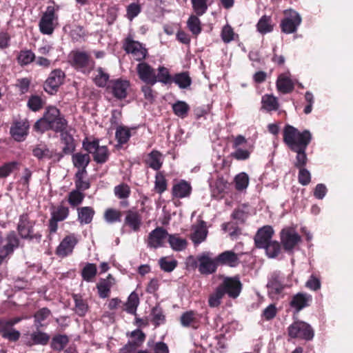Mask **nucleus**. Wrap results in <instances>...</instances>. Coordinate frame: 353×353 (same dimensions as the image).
<instances>
[{
	"mask_svg": "<svg viewBox=\"0 0 353 353\" xmlns=\"http://www.w3.org/2000/svg\"><path fill=\"white\" fill-rule=\"evenodd\" d=\"M312 139L310 130L299 132L290 125H285L283 130V141L289 148L296 153L295 166L304 167L307 161L306 149Z\"/></svg>",
	"mask_w": 353,
	"mask_h": 353,
	"instance_id": "f257e3e1",
	"label": "nucleus"
},
{
	"mask_svg": "<svg viewBox=\"0 0 353 353\" xmlns=\"http://www.w3.org/2000/svg\"><path fill=\"white\" fill-rule=\"evenodd\" d=\"M65 128H67L65 119L60 116L59 110L54 106L48 107L43 117L34 124V129L41 132L48 130H53L56 132L63 131Z\"/></svg>",
	"mask_w": 353,
	"mask_h": 353,
	"instance_id": "f03ea898",
	"label": "nucleus"
},
{
	"mask_svg": "<svg viewBox=\"0 0 353 353\" xmlns=\"http://www.w3.org/2000/svg\"><path fill=\"white\" fill-rule=\"evenodd\" d=\"M266 286L268 294L272 299H280L286 286L284 283V276L279 271L272 272L268 277Z\"/></svg>",
	"mask_w": 353,
	"mask_h": 353,
	"instance_id": "7ed1b4c3",
	"label": "nucleus"
},
{
	"mask_svg": "<svg viewBox=\"0 0 353 353\" xmlns=\"http://www.w3.org/2000/svg\"><path fill=\"white\" fill-rule=\"evenodd\" d=\"M58 17L53 6H48L39 23V30L43 34L50 35L57 26Z\"/></svg>",
	"mask_w": 353,
	"mask_h": 353,
	"instance_id": "20e7f679",
	"label": "nucleus"
},
{
	"mask_svg": "<svg viewBox=\"0 0 353 353\" xmlns=\"http://www.w3.org/2000/svg\"><path fill=\"white\" fill-rule=\"evenodd\" d=\"M288 334L291 338L310 341L314 337V330L308 323L297 321L289 326Z\"/></svg>",
	"mask_w": 353,
	"mask_h": 353,
	"instance_id": "39448f33",
	"label": "nucleus"
},
{
	"mask_svg": "<svg viewBox=\"0 0 353 353\" xmlns=\"http://www.w3.org/2000/svg\"><path fill=\"white\" fill-rule=\"evenodd\" d=\"M300 14L295 10L290 9L284 11V18L281 23L282 32L285 34L294 33L301 23Z\"/></svg>",
	"mask_w": 353,
	"mask_h": 353,
	"instance_id": "423d86ee",
	"label": "nucleus"
},
{
	"mask_svg": "<svg viewBox=\"0 0 353 353\" xmlns=\"http://www.w3.org/2000/svg\"><path fill=\"white\" fill-rule=\"evenodd\" d=\"M199 263L198 269L202 274H211L217 268L218 261L216 258H212V254L210 252H205L197 256Z\"/></svg>",
	"mask_w": 353,
	"mask_h": 353,
	"instance_id": "0eeeda50",
	"label": "nucleus"
},
{
	"mask_svg": "<svg viewBox=\"0 0 353 353\" xmlns=\"http://www.w3.org/2000/svg\"><path fill=\"white\" fill-rule=\"evenodd\" d=\"M281 241L286 251H292L301 241V236L294 228H285L281 232Z\"/></svg>",
	"mask_w": 353,
	"mask_h": 353,
	"instance_id": "6e6552de",
	"label": "nucleus"
},
{
	"mask_svg": "<svg viewBox=\"0 0 353 353\" xmlns=\"http://www.w3.org/2000/svg\"><path fill=\"white\" fill-rule=\"evenodd\" d=\"M137 72L139 79L146 84L153 85L157 82L155 69L145 62L137 64Z\"/></svg>",
	"mask_w": 353,
	"mask_h": 353,
	"instance_id": "1a4fd4ad",
	"label": "nucleus"
},
{
	"mask_svg": "<svg viewBox=\"0 0 353 353\" xmlns=\"http://www.w3.org/2000/svg\"><path fill=\"white\" fill-rule=\"evenodd\" d=\"M124 46L125 51L131 54L137 61H140L144 59L147 55V50L143 44L130 37L126 39Z\"/></svg>",
	"mask_w": 353,
	"mask_h": 353,
	"instance_id": "9d476101",
	"label": "nucleus"
},
{
	"mask_svg": "<svg viewBox=\"0 0 353 353\" xmlns=\"http://www.w3.org/2000/svg\"><path fill=\"white\" fill-rule=\"evenodd\" d=\"M85 149L90 153L94 154V160L99 163L106 161L108 157V150L106 146L99 145L98 141L83 143Z\"/></svg>",
	"mask_w": 353,
	"mask_h": 353,
	"instance_id": "9b49d317",
	"label": "nucleus"
},
{
	"mask_svg": "<svg viewBox=\"0 0 353 353\" xmlns=\"http://www.w3.org/2000/svg\"><path fill=\"white\" fill-rule=\"evenodd\" d=\"M219 286L223 288L224 294H227L232 299L238 297L241 291V283L237 277L225 278Z\"/></svg>",
	"mask_w": 353,
	"mask_h": 353,
	"instance_id": "f8f14e48",
	"label": "nucleus"
},
{
	"mask_svg": "<svg viewBox=\"0 0 353 353\" xmlns=\"http://www.w3.org/2000/svg\"><path fill=\"white\" fill-rule=\"evenodd\" d=\"M168 236V232L163 228L158 227L150 232L147 244L151 248H158L163 246Z\"/></svg>",
	"mask_w": 353,
	"mask_h": 353,
	"instance_id": "ddd939ff",
	"label": "nucleus"
},
{
	"mask_svg": "<svg viewBox=\"0 0 353 353\" xmlns=\"http://www.w3.org/2000/svg\"><path fill=\"white\" fill-rule=\"evenodd\" d=\"M78 242L77 236L70 234L66 236L57 248L56 253L61 257H65L70 254Z\"/></svg>",
	"mask_w": 353,
	"mask_h": 353,
	"instance_id": "4468645a",
	"label": "nucleus"
},
{
	"mask_svg": "<svg viewBox=\"0 0 353 353\" xmlns=\"http://www.w3.org/2000/svg\"><path fill=\"white\" fill-rule=\"evenodd\" d=\"M294 81L291 78L289 70L280 74L278 76L276 86L279 92L283 94H288L292 92L294 88Z\"/></svg>",
	"mask_w": 353,
	"mask_h": 353,
	"instance_id": "2eb2a0df",
	"label": "nucleus"
},
{
	"mask_svg": "<svg viewBox=\"0 0 353 353\" xmlns=\"http://www.w3.org/2000/svg\"><path fill=\"white\" fill-rule=\"evenodd\" d=\"M64 73L61 70H54L49 75L45 83L46 92L53 94L63 81Z\"/></svg>",
	"mask_w": 353,
	"mask_h": 353,
	"instance_id": "dca6fc26",
	"label": "nucleus"
},
{
	"mask_svg": "<svg viewBox=\"0 0 353 353\" xmlns=\"http://www.w3.org/2000/svg\"><path fill=\"white\" fill-rule=\"evenodd\" d=\"M19 246V239L14 232H10L6 240V244L0 248V265Z\"/></svg>",
	"mask_w": 353,
	"mask_h": 353,
	"instance_id": "f3484780",
	"label": "nucleus"
},
{
	"mask_svg": "<svg viewBox=\"0 0 353 353\" xmlns=\"http://www.w3.org/2000/svg\"><path fill=\"white\" fill-rule=\"evenodd\" d=\"M109 88L113 95L117 99H124L127 96L130 82L123 79H116L110 82Z\"/></svg>",
	"mask_w": 353,
	"mask_h": 353,
	"instance_id": "a211bd4d",
	"label": "nucleus"
},
{
	"mask_svg": "<svg viewBox=\"0 0 353 353\" xmlns=\"http://www.w3.org/2000/svg\"><path fill=\"white\" fill-rule=\"evenodd\" d=\"M274 233L273 229L270 226H264L258 230L254 241L257 248H262L271 242V239Z\"/></svg>",
	"mask_w": 353,
	"mask_h": 353,
	"instance_id": "6ab92c4d",
	"label": "nucleus"
},
{
	"mask_svg": "<svg viewBox=\"0 0 353 353\" xmlns=\"http://www.w3.org/2000/svg\"><path fill=\"white\" fill-rule=\"evenodd\" d=\"M34 223L29 220L27 214H23L19 218L18 231L22 238H32Z\"/></svg>",
	"mask_w": 353,
	"mask_h": 353,
	"instance_id": "aec40b11",
	"label": "nucleus"
},
{
	"mask_svg": "<svg viewBox=\"0 0 353 353\" xmlns=\"http://www.w3.org/2000/svg\"><path fill=\"white\" fill-rule=\"evenodd\" d=\"M312 296L306 293H297L295 294L291 301L290 306L293 307L296 312H299L304 307H307L312 301Z\"/></svg>",
	"mask_w": 353,
	"mask_h": 353,
	"instance_id": "412c9836",
	"label": "nucleus"
},
{
	"mask_svg": "<svg viewBox=\"0 0 353 353\" xmlns=\"http://www.w3.org/2000/svg\"><path fill=\"white\" fill-rule=\"evenodd\" d=\"M208 233L205 223L201 221L197 225L192 226L191 239L195 245H198L205 240Z\"/></svg>",
	"mask_w": 353,
	"mask_h": 353,
	"instance_id": "4be33fe9",
	"label": "nucleus"
},
{
	"mask_svg": "<svg viewBox=\"0 0 353 353\" xmlns=\"http://www.w3.org/2000/svg\"><path fill=\"white\" fill-rule=\"evenodd\" d=\"M29 124L26 121H17L10 129L12 137L17 141H23L28 134Z\"/></svg>",
	"mask_w": 353,
	"mask_h": 353,
	"instance_id": "5701e85b",
	"label": "nucleus"
},
{
	"mask_svg": "<svg viewBox=\"0 0 353 353\" xmlns=\"http://www.w3.org/2000/svg\"><path fill=\"white\" fill-rule=\"evenodd\" d=\"M72 65L77 69L85 72V69L92 66L88 55L83 52H74L71 54Z\"/></svg>",
	"mask_w": 353,
	"mask_h": 353,
	"instance_id": "b1692460",
	"label": "nucleus"
},
{
	"mask_svg": "<svg viewBox=\"0 0 353 353\" xmlns=\"http://www.w3.org/2000/svg\"><path fill=\"white\" fill-rule=\"evenodd\" d=\"M201 315L193 311L183 313L181 316V323L183 327L196 329L200 324Z\"/></svg>",
	"mask_w": 353,
	"mask_h": 353,
	"instance_id": "393cba45",
	"label": "nucleus"
},
{
	"mask_svg": "<svg viewBox=\"0 0 353 353\" xmlns=\"http://www.w3.org/2000/svg\"><path fill=\"white\" fill-rule=\"evenodd\" d=\"M114 284V279L111 274H109L106 279H101L97 285L99 296L102 299L108 297Z\"/></svg>",
	"mask_w": 353,
	"mask_h": 353,
	"instance_id": "a878e982",
	"label": "nucleus"
},
{
	"mask_svg": "<svg viewBox=\"0 0 353 353\" xmlns=\"http://www.w3.org/2000/svg\"><path fill=\"white\" fill-rule=\"evenodd\" d=\"M141 223V217L137 212L128 211L127 212L124 220L125 225L130 228L133 231L137 232L139 230Z\"/></svg>",
	"mask_w": 353,
	"mask_h": 353,
	"instance_id": "bb28decb",
	"label": "nucleus"
},
{
	"mask_svg": "<svg viewBox=\"0 0 353 353\" xmlns=\"http://www.w3.org/2000/svg\"><path fill=\"white\" fill-rule=\"evenodd\" d=\"M218 264L228 265L231 267L236 266L239 261L238 255L232 251H225L216 257Z\"/></svg>",
	"mask_w": 353,
	"mask_h": 353,
	"instance_id": "cd10ccee",
	"label": "nucleus"
},
{
	"mask_svg": "<svg viewBox=\"0 0 353 353\" xmlns=\"http://www.w3.org/2000/svg\"><path fill=\"white\" fill-rule=\"evenodd\" d=\"M191 192L190 185L185 181H181L174 184L172 188V194L174 197L184 198L188 196Z\"/></svg>",
	"mask_w": 353,
	"mask_h": 353,
	"instance_id": "c85d7f7f",
	"label": "nucleus"
},
{
	"mask_svg": "<svg viewBox=\"0 0 353 353\" xmlns=\"http://www.w3.org/2000/svg\"><path fill=\"white\" fill-rule=\"evenodd\" d=\"M78 221L81 225L89 224L92 221L94 210L91 207H81L77 208Z\"/></svg>",
	"mask_w": 353,
	"mask_h": 353,
	"instance_id": "c756f323",
	"label": "nucleus"
},
{
	"mask_svg": "<svg viewBox=\"0 0 353 353\" xmlns=\"http://www.w3.org/2000/svg\"><path fill=\"white\" fill-rule=\"evenodd\" d=\"M30 340L28 342L30 345H46L50 340V336L46 333L38 330L30 334Z\"/></svg>",
	"mask_w": 353,
	"mask_h": 353,
	"instance_id": "7c9ffc66",
	"label": "nucleus"
},
{
	"mask_svg": "<svg viewBox=\"0 0 353 353\" xmlns=\"http://www.w3.org/2000/svg\"><path fill=\"white\" fill-rule=\"evenodd\" d=\"M74 301V311L81 316H84L88 310V305L85 300H84L79 294H74L72 296Z\"/></svg>",
	"mask_w": 353,
	"mask_h": 353,
	"instance_id": "2f4dec72",
	"label": "nucleus"
},
{
	"mask_svg": "<svg viewBox=\"0 0 353 353\" xmlns=\"http://www.w3.org/2000/svg\"><path fill=\"white\" fill-rule=\"evenodd\" d=\"M146 163L151 168L155 170H159L163 163L161 154L157 151H152L148 155Z\"/></svg>",
	"mask_w": 353,
	"mask_h": 353,
	"instance_id": "473e14b6",
	"label": "nucleus"
},
{
	"mask_svg": "<svg viewBox=\"0 0 353 353\" xmlns=\"http://www.w3.org/2000/svg\"><path fill=\"white\" fill-rule=\"evenodd\" d=\"M228 183L223 178H218L213 185H211L212 194L214 197H219L228 189Z\"/></svg>",
	"mask_w": 353,
	"mask_h": 353,
	"instance_id": "72a5a7b5",
	"label": "nucleus"
},
{
	"mask_svg": "<svg viewBox=\"0 0 353 353\" xmlns=\"http://www.w3.org/2000/svg\"><path fill=\"white\" fill-rule=\"evenodd\" d=\"M61 132V141L65 144L63 148L64 154H69L72 152L74 148L72 136L66 130V128Z\"/></svg>",
	"mask_w": 353,
	"mask_h": 353,
	"instance_id": "f704fd0d",
	"label": "nucleus"
},
{
	"mask_svg": "<svg viewBox=\"0 0 353 353\" xmlns=\"http://www.w3.org/2000/svg\"><path fill=\"white\" fill-rule=\"evenodd\" d=\"M261 103L263 108L267 111L276 110L279 108L278 99L272 94H265Z\"/></svg>",
	"mask_w": 353,
	"mask_h": 353,
	"instance_id": "c9c22d12",
	"label": "nucleus"
},
{
	"mask_svg": "<svg viewBox=\"0 0 353 353\" xmlns=\"http://www.w3.org/2000/svg\"><path fill=\"white\" fill-rule=\"evenodd\" d=\"M174 113L179 117L183 119L190 110L189 105L183 101H177L172 105Z\"/></svg>",
	"mask_w": 353,
	"mask_h": 353,
	"instance_id": "e433bc0d",
	"label": "nucleus"
},
{
	"mask_svg": "<svg viewBox=\"0 0 353 353\" xmlns=\"http://www.w3.org/2000/svg\"><path fill=\"white\" fill-rule=\"evenodd\" d=\"M172 81L181 89L187 88L192 83L191 78L187 72H181L175 74L172 78Z\"/></svg>",
	"mask_w": 353,
	"mask_h": 353,
	"instance_id": "4c0bfd02",
	"label": "nucleus"
},
{
	"mask_svg": "<svg viewBox=\"0 0 353 353\" xmlns=\"http://www.w3.org/2000/svg\"><path fill=\"white\" fill-rule=\"evenodd\" d=\"M90 158L88 154L76 153L72 156V162L77 168H86Z\"/></svg>",
	"mask_w": 353,
	"mask_h": 353,
	"instance_id": "58836bf2",
	"label": "nucleus"
},
{
	"mask_svg": "<svg viewBox=\"0 0 353 353\" xmlns=\"http://www.w3.org/2000/svg\"><path fill=\"white\" fill-rule=\"evenodd\" d=\"M109 74L101 67L94 72V82L99 87H105L108 81Z\"/></svg>",
	"mask_w": 353,
	"mask_h": 353,
	"instance_id": "ea45409f",
	"label": "nucleus"
},
{
	"mask_svg": "<svg viewBox=\"0 0 353 353\" xmlns=\"http://www.w3.org/2000/svg\"><path fill=\"white\" fill-rule=\"evenodd\" d=\"M168 242L171 248L176 251H181L186 248L187 241L185 239L179 237L177 235H169Z\"/></svg>",
	"mask_w": 353,
	"mask_h": 353,
	"instance_id": "a19ab883",
	"label": "nucleus"
},
{
	"mask_svg": "<svg viewBox=\"0 0 353 353\" xmlns=\"http://www.w3.org/2000/svg\"><path fill=\"white\" fill-rule=\"evenodd\" d=\"M224 296L223 288L219 286L216 290L212 293L208 299V304L211 307H218L221 302V299Z\"/></svg>",
	"mask_w": 353,
	"mask_h": 353,
	"instance_id": "79ce46f5",
	"label": "nucleus"
},
{
	"mask_svg": "<svg viewBox=\"0 0 353 353\" xmlns=\"http://www.w3.org/2000/svg\"><path fill=\"white\" fill-rule=\"evenodd\" d=\"M97 272V266L94 263H87L81 271L83 279L90 282L95 277Z\"/></svg>",
	"mask_w": 353,
	"mask_h": 353,
	"instance_id": "37998d69",
	"label": "nucleus"
},
{
	"mask_svg": "<svg viewBox=\"0 0 353 353\" xmlns=\"http://www.w3.org/2000/svg\"><path fill=\"white\" fill-rule=\"evenodd\" d=\"M116 139L119 144L127 143L131 137L130 130L125 126H119L116 130Z\"/></svg>",
	"mask_w": 353,
	"mask_h": 353,
	"instance_id": "c03bdc74",
	"label": "nucleus"
},
{
	"mask_svg": "<svg viewBox=\"0 0 353 353\" xmlns=\"http://www.w3.org/2000/svg\"><path fill=\"white\" fill-rule=\"evenodd\" d=\"M33 155L41 159H51L53 157V151L50 150L46 145H38L33 149Z\"/></svg>",
	"mask_w": 353,
	"mask_h": 353,
	"instance_id": "a18cd8bd",
	"label": "nucleus"
},
{
	"mask_svg": "<svg viewBox=\"0 0 353 353\" xmlns=\"http://www.w3.org/2000/svg\"><path fill=\"white\" fill-rule=\"evenodd\" d=\"M209 0H191L193 10L198 16L204 14L208 8Z\"/></svg>",
	"mask_w": 353,
	"mask_h": 353,
	"instance_id": "49530a36",
	"label": "nucleus"
},
{
	"mask_svg": "<svg viewBox=\"0 0 353 353\" xmlns=\"http://www.w3.org/2000/svg\"><path fill=\"white\" fill-rule=\"evenodd\" d=\"M257 30L261 34H265L272 30L271 19L270 17H262L257 23Z\"/></svg>",
	"mask_w": 353,
	"mask_h": 353,
	"instance_id": "de8ad7c7",
	"label": "nucleus"
},
{
	"mask_svg": "<svg viewBox=\"0 0 353 353\" xmlns=\"http://www.w3.org/2000/svg\"><path fill=\"white\" fill-rule=\"evenodd\" d=\"M252 148V145H249L247 148H236L235 151L232 153V156L236 160H246L250 157Z\"/></svg>",
	"mask_w": 353,
	"mask_h": 353,
	"instance_id": "09e8293b",
	"label": "nucleus"
},
{
	"mask_svg": "<svg viewBox=\"0 0 353 353\" xmlns=\"http://www.w3.org/2000/svg\"><path fill=\"white\" fill-rule=\"evenodd\" d=\"M139 303V300L137 294L134 292H132L128 299L125 310L130 314H134L137 310Z\"/></svg>",
	"mask_w": 353,
	"mask_h": 353,
	"instance_id": "8fccbe9b",
	"label": "nucleus"
},
{
	"mask_svg": "<svg viewBox=\"0 0 353 353\" xmlns=\"http://www.w3.org/2000/svg\"><path fill=\"white\" fill-rule=\"evenodd\" d=\"M161 268L165 272H172L177 265V261L175 259L169 257H162L159 261Z\"/></svg>",
	"mask_w": 353,
	"mask_h": 353,
	"instance_id": "3c124183",
	"label": "nucleus"
},
{
	"mask_svg": "<svg viewBox=\"0 0 353 353\" xmlns=\"http://www.w3.org/2000/svg\"><path fill=\"white\" fill-rule=\"evenodd\" d=\"M157 82H161L163 84H168L172 82V78L170 74L168 68L164 66H160L158 68Z\"/></svg>",
	"mask_w": 353,
	"mask_h": 353,
	"instance_id": "603ef678",
	"label": "nucleus"
},
{
	"mask_svg": "<svg viewBox=\"0 0 353 353\" xmlns=\"http://www.w3.org/2000/svg\"><path fill=\"white\" fill-rule=\"evenodd\" d=\"M68 208L63 205L54 208L51 212V216L59 221L65 220L68 217Z\"/></svg>",
	"mask_w": 353,
	"mask_h": 353,
	"instance_id": "864d4df0",
	"label": "nucleus"
},
{
	"mask_svg": "<svg viewBox=\"0 0 353 353\" xmlns=\"http://www.w3.org/2000/svg\"><path fill=\"white\" fill-rule=\"evenodd\" d=\"M235 187L238 190H243L247 188L249 183V177L245 172H241L236 176L234 179Z\"/></svg>",
	"mask_w": 353,
	"mask_h": 353,
	"instance_id": "5fc2aeb1",
	"label": "nucleus"
},
{
	"mask_svg": "<svg viewBox=\"0 0 353 353\" xmlns=\"http://www.w3.org/2000/svg\"><path fill=\"white\" fill-rule=\"evenodd\" d=\"M263 248L265 249L266 254L270 258L277 256L281 252V246L277 241H271Z\"/></svg>",
	"mask_w": 353,
	"mask_h": 353,
	"instance_id": "6e6d98bb",
	"label": "nucleus"
},
{
	"mask_svg": "<svg viewBox=\"0 0 353 353\" xmlns=\"http://www.w3.org/2000/svg\"><path fill=\"white\" fill-rule=\"evenodd\" d=\"M188 26L190 30L194 34H198L201 32V21L197 16L192 15L188 21Z\"/></svg>",
	"mask_w": 353,
	"mask_h": 353,
	"instance_id": "4d7b16f0",
	"label": "nucleus"
},
{
	"mask_svg": "<svg viewBox=\"0 0 353 353\" xmlns=\"http://www.w3.org/2000/svg\"><path fill=\"white\" fill-rule=\"evenodd\" d=\"M18 165L17 161H11L3 164L0 167V178H4L10 175L13 170L17 169Z\"/></svg>",
	"mask_w": 353,
	"mask_h": 353,
	"instance_id": "13d9d810",
	"label": "nucleus"
},
{
	"mask_svg": "<svg viewBox=\"0 0 353 353\" xmlns=\"http://www.w3.org/2000/svg\"><path fill=\"white\" fill-rule=\"evenodd\" d=\"M84 199V194L79 190H73L68 195V202L72 206L81 204Z\"/></svg>",
	"mask_w": 353,
	"mask_h": 353,
	"instance_id": "bf43d9fd",
	"label": "nucleus"
},
{
	"mask_svg": "<svg viewBox=\"0 0 353 353\" xmlns=\"http://www.w3.org/2000/svg\"><path fill=\"white\" fill-rule=\"evenodd\" d=\"M121 214L119 210L114 209H108L104 214L105 220L110 223L120 221Z\"/></svg>",
	"mask_w": 353,
	"mask_h": 353,
	"instance_id": "052dcab7",
	"label": "nucleus"
},
{
	"mask_svg": "<svg viewBox=\"0 0 353 353\" xmlns=\"http://www.w3.org/2000/svg\"><path fill=\"white\" fill-rule=\"evenodd\" d=\"M167 188V183L165 176L161 172H157L155 176V185L154 188L156 191L161 194Z\"/></svg>",
	"mask_w": 353,
	"mask_h": 353,
	"instance_id": "680f3d73",
	"label": "nucleus"
},
{
	"mask_svg": "<svg viewBox=\"0 0 353 353\" xmlns=\"http://www.w3.org/2000/svg\"><path fill=\"white\" fill-rule=\"evenodd\" d=\"M277 312L275 304H270L263 310L261 318L265 321H270L276 316Z\"/></svg>",
	"mask_w": 353,
	"mask_h": 353,
	"instance_id": "e2e57ef3",
	"label": "nucleus"
},
{
	"mask_svg": "<svg viewBox=\"0 0 353 353\" xmlns=\"http://www.w3.org/2000/svg\"><path fill=\"white\" fill-rule=\"evenodd\" d=\"M35 58L34 54L31 50L21 51L18 56V61L21 65L30 63Z\"/></svg>",
	"mask_w": 353,
	"mask_h": 353,
	"instance_id": "0e129e2a",
	"label": "nucleus"
},
{
	"mask_svg": "<svg viewBox=\"0 0 353 353\" xmlns=\"http://www.w3.org/2000/svg\"><path fill=\"white\" fill-rule=\"evenodd\" d=\"M68 342L66 336L59 335L53 338L52 341V347L57 350H61Z\"/></svg>",
	"mask_w": 353,
	"mask_h": 353,
	"instance_id": "69168bd1",
	"label": "nucleus"
},
{
	"mask_svg": "<svg viewBox=\"0 0 353 353\" xmlns=\"http://www.w3.org/2000/svg\"><path fill=\"white\" fill-rule=\"evenodd\" d=\"M50 314V311L43 307L41 310H39L35 314H34V319H35V323L36 326L37 327L42 326L43 324L41 323L42 321L46 320Z\"/></svg>",
	"mask_w": 353,
	"mask_h": 353,
	"instance_id": "338daca9",
	"label": "nucleus"
},
{
	"mask_svg": "<svg viewBox=\"0 0 353 353\" xmlns=\"http://www.w3.org/2000/svg\"><path fill=\"white\" fill-rule=\"evenodd\" d=\"M234 32L229 25H225L221 31V38L225 43H230L234 39Z\"/></svg>",
	"mask_w": 353,
	"mask_h": 353,
	"instance_id": "774afa93",
	"label": "nucleus"
}]
</instances>
